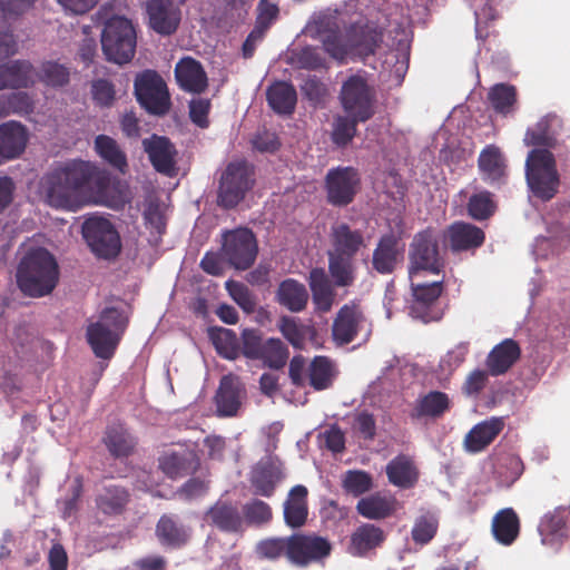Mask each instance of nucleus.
<instances>
[{"instance_id":"41","label":"nucleus","mask_w":570,"mask_h":570,"mask_svg":"<svg viewBox=\"0 0 570 570\" xmlns=\"http://www.w3.org/2000/svg\"><path fill=\"white\" fill-rule=\"evenodd\" d=\"M267 101L275 112L291 114L296 105V91L287 82H275L267 90Z\"/></svg>"},{"instance_id":"35","label":"nucleus","mask_w":570,"mask_h":570,"mask_svg":"<svg viewBox=\"0 0 570 570\" xmlns=\"http://www.w3.org/2000/svg\"><path fill=\"white\" fill-rule=\"evenodd\" d=\"M479 168L485 181H500L505 174L504 158L500 149L493 145L487 146L479 156Z\"/></svg>"},{"instance_id":"26","label":"nucleus","mask_w":570,"mask_h":570,"mask_svg":"<svg viewBox=\"0 0 570 570\" xmlns=\"http://www.w3.org/2000/svg\"><path fill=\"white\" fill-rule=\"evenodd\" d=\"M331 236L333 249L328 252L330 254L354 256L364 244L362 234L357 230H352L344 223L333 225Z\"/></svg>"},{"instance_id":"27","label":"nucleus","mask_w":570,"mask_h":570,"mask_svg":"<svg viewBox=\"0 0 570 570\" xmlns=\"http://www.w3.org/2000/svg\"><path fill=\"white\" fill-rule=\"evenodd\" d=\"M564 511L556 510L551 513H547L540 524L539 533L541 535L542 544L552 549H558L564 538L567 537L566 531V519L563 515Z\"/></svg>"},{"instance_id":"64","label":"nucleus","mask_w":570,"mask_h":570,"mask_svg":"<svg viewBox=\"0 0 570 570\" xmlns=\"http://www.w3.org/2000/svg\"><path fill=\"white\" fill-rule=\"evenodd\" d=\"M353 430L365 440H373L375 436V420L367 412L357 413L354 417Z\"/></svg>"},{"instance_id":"31","label":"nucleus","mask_w":570,"mask_h":570,"mask_svg":"<svg viewBox=\"0 0 570 570\" xmlns=\"http://www.w3.org/2000/svg\"><path fill=\"white\" fill-rule=\"evenodd\" d=\"M402 257V249L393 236H384L373 254V266L382 274L391 273Z\"/></svg>"},{"instance_id":"32","label":"nucleus","mask_w":570,"mask_h":570,"mask_svg":"<svg viewBox=\"0 0 570 570\" xmlns=\"http://www.w3.org/2000/svg\"><path fill=\"white\" fill-rule=\"evenodd\" d=\"M35 82L32 66L27 61H14L0 66V90L7 87H28Z\"/></svg>"},{"instance_id":"54","label":"nucleus","mask_w":570,"mask_h":570,"mask_svg":"<svg viewBox=\"0 0 570 570\" xmlns=\"http://www.w3.org/2000/svg\"><path fill=\"white\" fill-rule=\"evenodd\" d=\"M225 287L233 301L247 314L255 311L256 301L248 287L243 283L229 279Z\"/></svg>"},{"instance_id":"19","label":"nucleus","mask_w":570,"mask_h":570,"mask_svg":"<svg viewBox=\"0 0 570 570\" xmlns=\"http://www.w3.org/2000/svg\"><path fill=\"white\" fill-rule=\"evenodd\" d=\"M142 147L157 171L169 177L176 174V150L166 137L154 135L146 138L142 140Z\"/></svg>"},{"instance_id":"11","label":"nucleus","mask_w":570,"mask_h":570,"mask_svg":"<svg viewBox=\"0 0 570 570\" xmlns=\"http://www.w3.org/2000/svg\"><path fill=\"white\" fill-rule=\"evenodd\" d=\"M409 277L430 273L439 275L443 269V259L438 249L435 235L430 232L417 234L411 245Z\"/></svg>"},{"instance_id":"39","label":"nucleus","mask_w":570,"mask_h":570,"mask_svg":"<svg viewBox=\"0 0 570 570\" xmlns=\"http://www.w3.org/2000/svg\"><path fill=\"white\" fill-rule=\"evenodd\" d=\"M309 286L317 309L321 312L330 311L333 305L334 294L324 269L315 268L309 273Z\"/></svg>"},{"instance_id":"60","label":"nucleus","mask_w":570,"mask_h":570,"mask_svg":"<svg viewBox=\"0 0 570 570\" xmlns=\"http://www.w3.org/2000/svg\"><path fill=\"white\" fill-rule=\"evenodd\" d=\"M344 488L355 494H362L372 487L371 476L363 471H348L343 480Z\"/></svg>"},{"instance_id":"46","label":"nucleus","mask_w":570,"mask_h":570,"mask_svg":"<svg viewBox=\"0 0 570 570\" xmlns=\"http://www.w3.org/2000/svg\"><path fill=\"white\" fill-rule=\"evenodd\" d=\"M127 499L128 494L122 488L109 487L99 494L97 507L105 514H117L125 507Z\"/></svg>"},{"instance_id":"4","label":"nucleus","mask_w":570,"mask_h":570,"mask_svg":"<svg viewBox=\"0 0 570 570\" xmlns=\"http://www.w3.org/2000/svg\"><path fill=\"white\" fill-rule=\"evenodd\" d=\"M59 277L53 256L43 248L27 254L19 264L17 282L29 296L40 297L52 292Z\"/></svg>"},{"instance_id":"50","label":"nucleus","mask_w":570,"mask_h":570,"mask_svg":"<svg viewBox=\"0 0 570 570\" xmlns=\"http://www.w3.org/2000/svg\"><path fill=\"white\" fill-rule=\"evenodd\" d=\"M257 360H263L269 367L279 368L287 360L286 346L278 338H269L263 344L262 354Z\"/></svg>"},{"instance_id":"56","label":"nucleus","mask_w":570,"mask_h":570,"mask_svg":"<svg viewBox=\"0 0 570 570\" xmlns=\"http://www.w3.org/2000/svg\"><path fill=\"white\" fill-rule=\"evenodd\" d=\"M468 209L471 217L482 220L494 213L495 205L489 191H480L470 198Z\"/></svg>"},{"instance_id":"52","label":"nucleus","mask_w":570,"mask_h":570,"mask_svg":"<svg viewBox=\"0 0 570 570\" xmlns=\"http://www.w3.org/2000/svg\"><path fill=\"white\" fill-rule=\"evenodd\" d=\"M439 527L438 518L432 513H426L419 517L412 528V539L415 543L426 544L430 542Z\"/></svg>"},{"instance_id":"53","label":"nucleus","mask_w":570,"mask_h":570,"mask_svg":"<svg viewBox=\"0 0 570 570\" xmlns=\"http://www.w3.org/2000/svg\"><path fill=\"white\" fill-rule=\"evenodd\" d=\"M213 342L217 352L229 360H234L239 354V344L236 334L232 330L219 328L213 333Z\"/></svg>"},{"instance_id":"38","label":"nucleus","mask_w":570,"mask_h":570,"mask_svg":"<svg viewBox=\"0 0 570 570\" xmlns=\"http://www.w3.org/2000/svg\"><path fill=\"white\" fill-rule=\"evenodd\" d=\"M492 531L495 539L502 544H511L519 533V519L517 513L510 509L499 511L493 518Z\"/></svg>"},{"instance_id":"40","label":"nucleus","mask_w":570,"mask_h":570,"mask_svg":"<svg viewBox=\"0 0 570 570\" xmlns=\"http://www.w3.org/2000/svg\"><path fill=\"white\" fill-rule=\"evenodd\" d=\"M95 150L97 155L120 173H125L127 168V157L118 142L107 136L98 135L95 139Z\"/></svg>"},{"instance_id":"45","label":"nucleus","mask_w":570,"mask_h":570,"mask_svg":"<svg viewBox=\"0 0 570 570\" xmlns=\"http://www.w3.org/2000/svg\"><path fill=\"white\" fill-rule=\"evenodd\" d=\"M353 256L328 253V269L337 286H350L354 281Z\"/></svg>"},{"instance_id":"48","label":"nucleus","mask_w":570,"mask_h":570,"mask_svg":"<svg viewBox=\"0 0 570 570\" xmlns=\"http://www.w3.org/2000/svg\"><path fill=\"white\" fill-rule=\"evenodd\" d=\"M489 100L498 112L509 114L513 111L517 101L515 89L509 85L498 83L491 88Z\"/></svg>"},{"instance_id":"15","label":"nucleus","mask_w":570,"mask_h":570,"mask_svg":"<svg viewBox=\"0 0 570 570\" xmlns=\"http://www.w3.org/2000/svg\"><path fill=\"white\" fill-rule=\"evenodd\" d=\"M358 176L352 167H338L328 171L326 187L328 200L334 205L352 202L358 184Z\"/></svg>"},{"instance_id":"29","label":"nucleus","mask_w":570,"mask_h":570,"mask_svg":"<svg viewBox=\"0 0 570 570\" xmlns=\"http://www.w3.org/2000/svg\"><path fill=\"white\" fill-rule=\"evenodd\" d=\"M519 355L518 344L512 340H505L490 352L487 366L492 375L503 374L519 358Z\"/></svg>"},{"instance_id":"1","label":"nucleus","mask_w":570,"mask_h":570,"mask_svg":"<svg viewBox=\"0 0 570 570\" xmlns=\"http://www.w3.org/2000/svg\"><path fill=\"white\" fill-rule=\"evenodd\" d=\"M334 20L332 16H316L306 27V32L317 36L333 59L345 61L348 58L370 56L386 39L390 51L383 61L384 68L397 81L404 78L410 60V30L405 22L390 19L383 32L377 30L374 22L357 21L342 31Z\"/></svg>"},{"instance_id":"12","label":"nucleus","mask_w":570,"mask_h":570,"mask_svg":"<svg viewBox=\"0 0 570 570\" xmlns=\"http://www.w3.org/2000/svg\"><path fill=\"white\" fill-rule=\"evenodd\" d=\"M223 252L229 264L236 269H247L257 255L254 234L247 228L227 232L224 235Z\"/></svg>"},{"instance_id":"17","label":"nucleus","mask_w":570,"mask_h":570,"mask_svg":"<svg viewBox=\"0 0 570 570\" xmlns=\"http://www.w3.org/2000/svg\"><path fill=\"white\" fill-rule=\"evenodd\" d=\"M366 326V318L360 307L346 304L340 309L333 323V338L340 345L347 344Z\"/></svg>"},{"instance_id":"34","label":"nucleus","mask_w":570,"mask_h":570,"mask_svg":"<svg viewBox=\"0 0 570 570\" xmlns=\"http://www.w3.org/2000/svg\"><path fill=\"white\" fill-rule=\"evenodd\" d=\"M450 407V399L448 394L439 391H432L419 397L412 410V417H438L446 412Z\"/></svg>"},{"instance_id":"61","label":"nucleus","mask_w":570,"mask_h":570,"mask_svg":"<svg viewBox=\"0 0 570 570\" xmlns=\"http://www.w3.org/2000/svg\"><path fill=\"white\" fill-rule=\"evenodd\" d=\"M550 237H537L532 246V255L538 261L547 258L550 254L557 253L561 242L557 244L558 236L553 230H549Z\"/></svg>"},{"instance_id":"43","label":"nucleus","mask_w":570,"mask_h":570,"mask_svg":"<svg viewBox=\"0 0 570 570\" xmlns=\"http://www.w3.org/2000/svg\"><path fill=\"white\" fill-rule=\"evenodd\" d=\"M334 376V365L324 356H316L308 366L309 384L315 390L327 389L332 384Z\"/></svg>"},{"instance_id":"2","label":"nucleus","mask_w":570,"mask_h":570,"mask_svg":"<svg viewBox=\"0 0 570 570\" xmlns=\"http://www.w3.org/2000/svg\"><path fill=\"white\" fill-rule=\"evenodd\" d=\"M45 193L51 207L73 212L89 204L120 209L130 200L125 183L111 178L95 163L81 159L63 163L50 171Z\"/></svg>"},{"instance_id":"49","label":"nucleus","mask_w":570,"mask_h":570,"mask_svg":"<svg viewBox=\"0 0 570 570\" xmlns=\"http://www.w3.org/2000/svg\"><path fill=\"white\" fill-rule=\"evenodd\" d=\"M278 328L284 337L295 347L304 345L306 336L312 333V328L299 323L294 317L284 316L278 323Z\"/></svg>"},{"instance_id":"62","label":"nucleus","mask_w":570,"mask_h":570,"mask_svg":"<svg viewBox=\"0 0 570 570\" xmlns=\"http://www.w3.org/2000/svg\"><path fill=\"white\" fill-rule=\"evenodd\" d=\"M488 383V372L485 370L475 368L466 376L462 391L469 396H476Z\"/></svg>"},{"instance_id":"28","label":"nucleus","mask_w":570,"mask_h":570,"mask_svg":"<svg viewBox=\"0 0 570 570\" xmlns=\"http://www.w3.org/2000/svg\"><path fill=\"white\" fill-rule=\"evenodd\" d=\"M307 489L304 485H295L288 493L284 503V519L292 528L302 527L307 518Z\"/></svg>"},{"instance_id":"10","label":"nucleus","mask_w":570,"mask_h":570,"mask_svg":"<svg viewBox=\"0 0 570 570\" xmlns=\"http://www.w3.org/2000/svg\"><path fill=\"white\" fill-rule=\"evenodd\" d=\"M135 92L141 107L154 115H164L170 106L164 79L153 70H145L135 79Z\"/></svg>"},{"instance_id":"63","label":"nucleus","mask_w":570,"mask_h":570,"mask_svg":"<svg viewBox=\"0 0 570 570\" xmlns=\"http://www.w3.org/2000/svg\"><path fill=\"white\" fill-rule=\"evenodd\" d=\"M243 354L253 360H257L262 354V342L257 331L246 328L242 333Z\"/></svg>"},{"instance_id":"47","label":"nucleus","mask_w":570,"mask_h":570,"mask_svg":"<svg viewBox=\"0 0 570 570\" xmlns=\"http://www.w3.org/2000/svg\"><path fill=\"white\" fill-rule=\"evenodd\" d=\"M292 540L288 538H268L256 546V553L264 559L274 560L285 556L291 561Z\"/></svg>"},{"instance_id":"24","label":"nucleus","mask_w":570,"mask_h":570,"mask_svg":"<svg viewBox=\"0 0 570 570\" xmlns=\"http://www.w3.org/2000/svg\"><path fill=\"white\" fill-rule=\"evenodd\" d=\"M206 521L224 532L242 533L244 520L237 507L227 502H217L206 513Z\"/></svg>"},{"instance_id":"13","label":"nucleus","mask_w":570,"mask_h":570,"mask_svg":"<svg viewBox=\"0 0 570 570\" xmlns=\"http://www.w3.org/2000/svg\"><path fill=\"white\" fill-rule=\"evenodd\" d=\"M420 277L421 275L410 277L413 295V302L410 306V315L423 323L436 321L439 316L431 307L443 291L442 281L423 283Z\"/></svg>"},{"instance_id":"25","label":"nucleus","mask_w":570,"mask_h":570,"mask_svg":"<svg viewBox=\"0 0 570 570\" xmlns=\"http://www.w3.org/2000/svg\"><path fill=\"white\" fill-rule=\"evenodd\" d=\"M450 247L453 252L473 250L484 242V233L481 228L469 223H454L448 229Z\"/></svg>"},{"instance_id":"14","label":"nucleus","mask_w":570,"mask_h":570,"mask_svg":"<svg viewBox=\"0 0 570 570\" xmlns=\"http://www.w3.org/2000/svg\"><path fill=\"white\" fill-rule=\"evenodd\" d=\"M291 562L307 566L327 558L332 551L331 543L317 535H292Z\"/></svg>"},{"instance_id":"36","label":"nucleus","mask_w":570,"mask_h":570,"mask_svg":"<svg viewBox=\"0 0 570 570\" xmlns=\"http://www.w3.org/2000/svg\"><path fill=\"white\" fill-rule=\"evenodd\" d=\"M277 301L289 311L299 312L307 304L308 293L303 284L294 279H286L278 287Z\"/></svg>"},{"instance_id":"51","label":"nucleus","mask_w":570,"mask_h":570,"mask_svg":"<svg viewBox=\"0 0 570 570\" xmlns=\"http://www.w3.org/2000/svg\"><path fill=\"white\" fill-rule=\"evenodd\" d=\"M243 513L244 525L249 524L261 527L268 523L272 519L271 507L266 502L257 499L244 504Z\"/></svg>"},{"instance_id":"18","label":"nucleus","mask_w":570,"mask_h":570,"mask_svg":"<svg viewBox=\"0 0 570 570\" xmlns=\"http://www.w3.org/2000/svg\"><path fill=\"white\" fill-rule=\"evenodd\" d=\"M199 460L191 449L168 450L159 458L160 470L170 479H178L195 472Z\"/></svg>"},{"instance_id":"8","label":"nucleus","mask_w":570,"mask_h":570,"mask_svg":"<svg viewBox=\"0 0 570 570\" xmlns=\"http://www.w3.org/2000/svg\"><path fill=\"white\" fill-rule=\"evenodd\" d=\"M253 184V168L246 161L229 163L220 177L218 204L225 208L235 207L244 199Z\"/></svg>"},{"instance_id":"3","label":"nucleus","mask_w":570,"mask_h":570,"mask_svg":"<svg viewBox=\"0 0 570 570\" xmlns=\"http://www.w3.org/2000/svg\"><path fill=\"white\" fill-rule=\"evenodd\" d=\"M557 125V117L546 116L534 127L528 129L523 139L527 146H535L525 160L527 184L533 196L542 200L551 199L560 184L556 160L549 150L556 144L554 127Z\"/></svg>"},{"instance_id":"30","label":"nucleus","mask_w":570,"mask_h":570,"mask_svg":"<svg viewBox=\"0 0 570 570\" xmlns=\"http://www.w3.org/2000/svg\"><path fill=\"white\" fill-rule=\"evenodd\" d=\"M389 481L399 488H411L417 480V470L407 455L400 454L386 465Z\"/></svg>"},{"instance_id":"21","label":"nucleus","mask_w":570,"mask_h":570,"mask_svg":"<svg viewBox=\"0 0 570 570\" xmlns=\"http://www.w3.org/2000/svg\"><path fill=\"white\" fill-rule=\"evenodd\" d=\"M175 78L179 87L188 92L200 94L208 85L206 72L200 62L185 57L175 67Z\"/></svg>"},{"instance_id":"57","label":"nucleus","mask_w":570,"mask_h":570,"mask_svg":"<svg viewBox=\"0 0 570 570\" xmlns=\"http://www.w3.org/2000/svg\"><path fill=\"white\" fill-rule=\"evenodd\" d=\"M358 121L348 115L337 116L333 125V141L338 146L347 145L356 134V124Z\"/></svg>"},{"instance_id":"59","label":"nucleus","mask_w":570,"mask_h":570,"mask_svg":"<svg viewBox=\"0 0 570 570\" xmlns=\"http://www.w3.org/2000/svg\"><path fill=\"white\" fill-rule=\"evenodd\" d=\"M165 206L155 200H149L144 212L146 225L156 234L165 230Z\"/></svg>"},{"instance_id":"6","label":"nucleus","mask_w":570,"mask_h":570,"mask_svg":"<svg viewBox=\"0 0 570 570\" xmlns=\"http://www.w3.org/2000/svg\"><path fill=\"white\" fill-rule=\"evenodd\" d=\"M101 47L109 61L121 65L131 60L136 49V32L124 17L110 18L101 33Z\"/></svg>"},{"instance_id":"5","label":"nucleus","mask_w":570,"mask_h":570,"mask_svg":"<svg viewBox=\"0 0 570 570\" xmlns=\"http://www.w3.org/2000/svg\"><path fill=\"white\" fill-rule=\"evenodd\" d=\"M128 323L125 309L109 307L101 312L97 322L87 328V340L95 355L109 360L120 341Z\"/></svg>"},{"instance_id":"23","label":"nucleus","mask_w":570,"mask_h":570,"mask_svg":"<svg viewBox=\"0 0 570 570\" xmlns=\"http://www.w3.org/2000/svg\"><path fill=\"white\" fill-rule=\"evenodd\" d=\"M504 428V419L492 416L473 426L464 438L468 452L476 453L484 450Z\"/></svg>"},{"instance_id":"22","label":"nucleus","mask_w":570,"mask_h":570,"mask_svg":"<svg viewBox=\"0 0 570 570\" xmlns=\"http://www.w3.org/2000/svg\"><path fill=\"white\" fill-rule=\"evenodd\" d=\"M147 12L151 28L160 35H170L179 22L173 0H148Z\"/></svg>"},{"instance_id":"20","label":"nucleus","mask_w":570,"mask_h":570,"mask_svg":"<svg viewBox=\"0 0 570 570\" xmlns=\"http://www.w3.org/2000/svg\"><path fill=\"white\" fill-rule=\"evenodd\" d=\"M245 397L244 384L238 376L225 375L216 395V406L219 416L237 415Z\"/></svg>"},{"instance_id":"55","label":"nucleus","mask_w":570,"mask_h":570,"mask_svg":"<svg viewBox=\"0 0 570 570\" xmlns=\"http://www.w3.org/2000/svg\"><path fill=\"white\" fill-rule=\"evenodd\" d=\"M469 352V344L461 342L443 355L439 363V371L442 376L451 375L465 360Z\"/></svg>"},{"instance_id":"37","label":"nucleus","mask_w":570,"mask_h":570,"mask_svg":"<svg viewBox=\"0 0 570 570\" xmlns=\"http://www.w3.org/2000/svg\"><path fill=\"white\" fill-rule=\"evenodd\" d=\"M384 541V532L374 524H364L355 530L351 539V552L364 556Z\"/></svg>"},{"instance_id":"16","label":"nucleus","mask_w":570,"mask_h":570,"mask_svg":"<svg viewBox=\"0 0 570 570\" xmlns=\"http://www.w3.org/2000/svg\"><path fill=\"white\" fill-rule=\"evenodd\" d=\"M283 478L281 461L275 456H266L253 466L249 481L256 494L271 497Z\"/></svg>"},{"instance_id":"9","label":"nucleus","mask_w":570,"mask_h":570,"mask_svg":"<svg viewBox=\"0 0 570 570\" xmlns=\"http://www.w3.org/2000/svg\"><path fill=\"white\" fill-rule=\"evenodd\" d=\"M82 236L91 250L99 257L118 255L121 242L111 222L101 216H90L82 224Z\"/></svg>"},{"instance_id":"42","label":"nucleus","mask_w":570,"mask_h":570,"mask_svg":"<svg viewBox=\"0 0 570 570\" xmlns=\"http://www.w3.org/2000/svg\"><path fill=\"white\" fill-rule=\"evenodd\" d=\"M105 442L115 456H126L135 446V439L121 424L108 429Z\"/></svg>"},{"instance_id":"44","label":"nucleus","mask_w":570,"mask_h":570,"mask_svg":"<svg viewBox=\"0 0 570 570\" xmlns=\"http://www.w3.org/2000/svg\"><path fill=\"white\" fill-rule=\"evenodd\" d=\"M157 535L164 544L180 546L188 540L190 530L165 515L157 524Z\"/></svg>"},{"instance_id":"7","label":"nucleus","mask_w":570,"mask_h":570,"mask_svg":"<svg viewBox=\"0 0 570 570\" xmlns=\"http://www.w3.org/2000/svg\"><path fill=\"white\" fill-rule=\"evenodd\" d=\"M340 99L346 115L364 122L375 112V90L365 76L352 75L342 85Z\"/></svg>"},{"instance_id":"58","label":"nucleus","mask_w":570,"mask_h":570,"mask_svg":"<svg viewBox=\"0 0 570 570\" xmlns=\"http://www.w3.org/2000/svg\"><path fill=\"white\" fill-rule=\"evenodd\" d=\"M39 79L47 86L60 87L68 82L69 71L62 65L56 62H45L39 72Z\"/></svg>"},{"instance_id":"33","label":"nucleus","mask_w":570,"mask_h":570,"mask_svg":"<svg viewBox=\"0 0 570 570\" xmlns=\"http://www.w3.org/2000/svg\"><path fill=\"white\" fill-rule=\"evenodd\" d=\"M356 509L366 519H384L396 510V500L390 495L372 494L362 498Z\"/></svg>"}]
</instances>
